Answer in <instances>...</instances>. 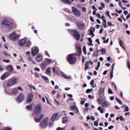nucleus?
<instances>
[{
	"mask_svg": "<svg viewBox=\"0 0 130 130\" xmlns=\"http://www.w3.org/2000/svg\"><path fill=\"white\" fill-rule=\"evenodd\" d=\"M19 78L17 77H13L7 80L6 84L7 87L10 88L18 83Z\"/></svg>",
	"mask_w": 130,
	"mask_h": 130,
	"instance_id": "obj_1",
	"label": "nucleus"
},
{
	"mask_svg": "<svg viewBox=\"0 0 130 130\" xmlns=\"http://www.w3.org/2000/svg\"><path fill=\"white\" fill-rule=\"evenodd\" d=\"M1 25L2 26L6 27L9 30L12 29L13 27V23L7 19L3 20L1 23Z\"/></svg>",
	"mask_w": 130,
	"mask_h": 130,
	"instance_id": "obj_2",
	"label": "nucleus"
},
{
	"mask_svg": "<svg viewBox=\"0 0 130 130\" xmlns=\"http://www.w3.org/2000/svg\"><path fill=\"white\" fill-rule=\"evenodd\" d=\"M77 55V54L74 53L71 54L69 56L67 59L70 64H74L76 62L77 59L76 56Z\"/></svg>",
	"mask_w": 130,
	"mask_h": 130,
	"instance_id": "obj_3",
	"label": "nucleus"
},
{
	"mask_svg": "<svg viewBox=\"0 0 130 130\" xmlns=\"http://www.w3.org/2000/svg\"><path fill=\"white\" fill-rule=\"evenodd\" d=\"M20 36V34H17L16 31H13L11 32L9 35V38L11 40L15 41L19 38Z\"/></svg>",
	"mask_w": 130,
	"mask_h": 130,
	"instance_id": "obj_4",
	"label": "nucleus"
},
{
	"mask_svg": "<svg viewBox=\"0 0 130 130\" xmlns=\"http://www.w3.org/2000/svg\"><path fill=\"white\" fill-rule=\"evenodd\" d=\"M19 90H21L22 91L21 87H18L13 88L12 89L10 92H9L8 90L5 89V92L7 94H11L14 95H15L18 93Z\"/></svg>",
	"mask_w": 130,
	"mask_h": 130,
	"instance_id": "obj_5",
	"label": "nucleus"
},
{
	"mask_svg": "<svg viewBox=\"0 0 130 130\" xmlns=\"http://www.w3.org/2000/svg\"><path fill=\"white\" fill-rule=\"evenodd\" d=\"M68 31L77 40H79L80 38V35L78 32L76 30L68 29Z\"/></svg>",
	"mask_w": 130,
	"mask_h": 130,
	"instance_id": "obj_6",
	"label": "nucleus"
},
{
	"mask_svg": "<svg viewBox=\"0 0 130 130\" xmlns=\"http://www.w3.org/2000/svg\"><path fill=\"white\" fill-rule=\"evenodd\" d=\"M49 119L48 118H46L44 119L40 123V125L41 127L42 128L46 127L47 126Z\"/></svg>",
	"mask_w": 130,
	"mask_h": 130,
	"instance_id": "obj_7",
	"label": "nucleus"
},
{
	"mask_svg": "<svg viewBox=\"0 0 130 130\" xmlns=\"http://www.w3.org/2000/svg\"><path fill=\"white\" fill-rule=\"evenodd\" d=\"M72 9L73 13L76 16L79 17L81 16V13L79 10L74 7H72Z\"/></svg>",
	"mask_w": 130,
	"mask_h": 130,
	"instance_id": "obj_8",
	"label": "nucleus"
},
{
	"mask_svg": "<svg viewBox=\"0 0 130 130\" xmlns=\"http://www.w3.org/2000/svg\"><path fill=\"white\" fill-rule=\"evenodd\" d=\"M42 110L41 105L40 104H38L36 106L35 108L34 113L35 114L41 113L40 112Z\"/></svg>",
	"mask_w": 130,
	"mask_h": 130,
	"instance_id": "obj_9",
	"label": "nucleus"
},
{
	"mask_svg": "<svg viewBox=\"0 0 130 130\" xmlns=\"http://www.w3.org/2000/svg\"><path fill=\"white\" fill-rule=\"evenodd\" d=\"M36 116L35 117V121L37 122H39L42 120L44 115L42 113L36 114Z\"/></svg>",
	"mask_w": 130,
	"mask_h": 130,
	"instance_id": "obj_10",
	"label": "nucleus"
},
{
	"mask_svg": "<svg viewBox=\"0 0 130 130\" xmlns=\"http://www.w3.org/2000/svg\"><path fill=\"white\" fill-rule=\"evenodd\" d=\"M33 98L34 94L32 93H30L28 94L26 101L27 103H29L31 102L33 100Z\"/></svg>",
	"mask_w": 130,
	"mask_h": 130,
	"instance_id": "obj_11",
	"label": "nucleus"
},
{
	"mask_svg": "<svg viewBox=\"0 0 130 130\" xmlns=\"http://www.w3.org/2000/svg\"><path fill=\"white\" fill-rule=\"evenodd\" d=\"M39 50L38 47L35 46L32 47L31 49V53L34 56H35L39 52Z\"/></svg>",
	"mask_w": 130,
	"mask_h": 130,
	"instance_id": "obj_12",
	"label": "nucleus"
},
{
	"mask_svg": "<svg viewBox=\"0 0 130 130\" xmlns=\"http://www.w3.org/2000/svg\"><path fill=\"white\" fill-rule=\"evenodd\" d=\"M24 94L21 93L18 95L17 98V101L21 102L24 100Z\"/></svg>",
	"mask_w": 130,
	"mask_h": 130,
	"instance_id": "obj_13",
	"label": "nucleus"
},
{
	"mask_svg": "<svg viewBox=\"0 0 130 130\" xmlns=\"http://www.w3.org/2000/svg\"><path fill=\"white\" fill-rule=\"evenodd\" d=\"M26 39L25 38H23L20 39L18 42V44L20 46H22L25 43Z\"/></svg>",
	"mask_w": 130,
	"mask_h": 130,
	"instance_id": "obj_14",
	"label": "nucleus"
},
{
	"mask_svg": "<svg viewBox=\"0 0 130 130\" xmlns=\"http://www.w3.org/2000/svg\"><path fill=\"white\" fill-rule=\"evenodd\" d=\"M77 25L78 28L81 30L84 29L85 27V25L80 22H77Z\"/></svg>",
	"mask_w": 130,
	"mask_h": 130,
	"instance_id": "obj_15",
	"label": "nucleus"
},
{
	"mask_svg": "<svg viewBox=\"0 0 130 130\" xmlns=\"http://www.w3.org/2000/svg\"><path fill=\"white\" fill-rule=\"evenodd\" d=\"M10 75V73L9 72H5L2 76L1 77V79L2 80H4L9 76Z\"/></svg>",
	"mask_w": 130,
	"mask_h": 130,
	"instance_id": "obj_16",
	"label": "nucleus"
},
{
	"mask_svg": "<svg viewBox=\"0 0 130 130\" xmlns=\"http://www.w3.org/2000/svg\"><path fill=\"white\" fill-rule=\"evenodd\" d=\"M71 109L72 110H74L75 113L76 114L79 113V111L77 107L75 106H73L71 107Z\"/></svg>",
	"mask_w": 130,
	"mask_h": 130,
	"instance_id": "obj_17",
	"label": "nucleus"
},
{
	"mask_svg": "<svg viewBox=\"0 0 130 130\" xmlns=\"http://www.w3.org/2000/svg\"><path fill=\"white\" fill-rule=\"evenodd\" d=\"M58 113H54L52 117L51 120V121H54L55 120H57L58 118H57Z\"/></svg>",
	"mask_w": 130,
	"mask_h": 130,
	"instance_id": "obj_18",
	"label": "nucleus"
},
{
	"mask_svg": "<svg viewBox=\"0 0 130 130\" xmlns=\"http://www.w3.org/2000/svg\"><path fill=\"white\" fill-rule=\"evenodd\" d=\"M104 88H101L99 90V95L101 97H103L104 95Z\"/></svg>",
	"mask_w": 130,
	"mask_h": 130,
	"instance_id": "obj_19",
	"label": "nucleus"
},
{
	"mask_svg": "<svg viewBox=\"0 0 130 130\" xmlns=\"http://www.w3.org/2000/svg\"><path fill=\"white\" fill-rule=\"evenodd\" d=\"M111 103L108 101H105L102 103V106L105 107H107L110 106Z\"/></svg>",
	"mask_w": 130,
	"mask_h": 130,
	"instance_id": "obj_20",
	"label": "nucleus"
},
{
	"mask_svg": "<svg viewBox=\"0 0 130 130\" xmlns=\"http://www.w3.org/2000/svg\"><path fill=\"white\" fill-rule=\"evenodd\" d=\"M36 58L37 61L39 62L41 61L43 59L42 56L41 54H39L36 56Z\"/></svg>",
	"mask_w": 130,
	"mask_h": 130,
	"instance_id": "obj_21",
	"label": "nucleus"
},
{
	"mask_svg": "<svg viewBox=\"0 0 130 130\" xmlns=\"http://www.w3.org/2000/svg\"><path fill=\"white\" fill-rule=\"evenodd\" d=\"M6 70L8 71V72L10 73L12 72L13 70L12 67L11 65H9L6 67Z\"/></svg>",
	"mask_w": 130,
	"mask_h": 130,
	"instance_id": "obj_22",
	"label": "nucleus"
},
{
	"mask_svg": "<svg viewBox=\"0 0 130 130\" xmlns=\"http://www.w3.org/2000/svg\"><path fill=\"white\" fill-rule=\"evenodd\" d=\"M76 48L77 50V52L79 55H80L81 53V49L80 47V45L79 44H77Z\"/></svg>",
	"mask_w": 130,
	"mask_h": 130,
	"instance_id": "obj_23",
	"label": "nucleus"
},
{
	"mask_svg": "<svg viewBox=\"0 0 130 130\" xmlns=\"http://www.w3.org/2000/svg\"><path fill=\"white\" fill-rule=\"evenodd\" d=\"M34 105L33 103H32L26 107V109L28 110H31L33 106Z\"/></svg>",
	"mask_w": 130,
	"mask_h": 130,
	"instance_id": "obj_24",
	"label": "nucleus"
},
{
	"mask_svg": "<svg viewBox=\"0 0 130 130\" xmlns=\"http://www.w3.org/2000/svg\"><path fill=\"white\" fill-rule=\"evenodd\" d=\"M41 77L42 79L45 82L47 83H49V79L47 77L43 76H42Z\"/></svg>",
	"mask_w": 130,
	"mask_h": 130,
	"instance_id": "obj_25",
	"label": "nucleus"
},
{
	"mask_svg": "<svg viewBox=\"0 0 130 130\" xmlns=\"http://www.w3.org/2000/svg\"><path fill=\"white\" fill-rule=\"evenodd\" d=\"M44 62L47 66L50 65L51 63V61L50 59L46 58L44 60Z\"/></svg>",
	"mask_w": 130,
	"mask_h": 130,
	"instance_id": "obj_26",
	"label": "nucleus"
},
{
	"mask_svg": "<svg viewBox=\"0 0 130 130\" xmlns=\"http://www.w3.org/2000/svg\"><path fill=\"white\" fill-rule=\"evenodd\" d=\"M28 60L29 61L31 62L32 64H36V63L33 60L32 58L30 57H29L28 58Z\"/></svg>",
	"mask_w": 130,
	"mask_h": 130,
	"instance_id": "obj_27",
	"label": "nucleus"
},
{
	"mask_svg": "<svg viewBox=\"0 0 130 130\" xmlns=\"http://www.w3.org/2000/svg\"><path fill=\"white\" fill-rule=\"evenodd\" d=\"M31 42L29 40H28L25 43V46L26 47H29L31 44Z\"/></svg>",
	"mask_w": 130,
	"mask_h": 130,
	"instance_id": "obj_28",
	"label": "nucleus"
},
{
	"mask_svg": "<svg viewBox=\"0 0 130 130\" xmlns=\"http://www.w3.org/2000/svg\"><path fill=\"white\" fill-rule=\"evenodd\" d=\"M119 43H120V46L123 48L125 50V48L124 46V43L121 40H120Z\"/></svg>",
	"mask_w": 130,
	"mask_h": 130,
	"instance_id": "obj_29",
	"label": "nucleus"
},
{
	"mask_svg": "<svg viewBox=\"0 0 130 130\" xmlns=\"http://www.w3.org/2000/svg\"><path fill=\"white\" fill-rule=\"evenodd\" d=\"M67 20L71 22H73L76 20V19L74 17H73L72 18H68Z\"/></svg>",
	"mask_w": 130,
	"mask_h": 130,
	"instance_id": "obj_30",
	"label": "nucleus"
},
{
	"mask_svg": "<svg viewBox=\"0 0 130 130\" xmlns=\"http://www.w3.org/2000/svg\"><path fill=\"white\" fill-rule=\"evenodd\" d=\"M61 74L62 76H63V77L67 79H69L70 78V76H68L66 75L63 72H61Z\"/></svg>",
	"mask_w": 130,
	"mask_h": 130,
	"instance_id": "obj_31",
	"label": "nucleus"
},
{
	"mask_svg": "<svg viewBox=\"0 0 130 130\" xmlns=\"http://www.w3.org/2000/svg\"><path fill=\"white\" fill-rule=\"evenodd\" d=\"M51 68L50 67L47 68L46 70V73L47 74L50 75L51 74Z\"/></svg>",
	"mask_w": 130,
	"mask_h": 130,
	"instance_id": "obj_32",
	"label": "nucleus"
},
{
	"mask_svg": "<svg viewBox=\"0 0 130 130\" xmlns=\"http://www.w3.org/2000/svg\"><path fill=\"white\" fill-rule=\"evenodd\" d=\"M44 62L41 64V67L42 69H44L47 67V65Z\"/></svg>",
	"mask_w": 130,
	"mask_h": 130,
	"instance_id": "obj_33",
	"label": "nucleus"
},
{
	"mask_svg": "<svg viewBox=\"0 0 130 130\" xmlns=\"http://www.w3.org/2000/svg\"><path fill=\"white\" fill-rule=\"evenodd\" d=\"M89 62L87 61L86 62L85 66V70H87L89 67Z\"/></svg>",
	"mask_w": 130,
	"mask_h": 130,
	"instance_id": "obj_34",
	"label": "nucleus"
},
{
	"mask_svg": "<svg viewBox=\"0 0 130 130\" xmlns=\"http://www.w3.org/2000/svg\"><path fill=\"white\" fill-rule=\"evenodd\" d=\"M95 29L94 28L91 27L90 30V35H91L92 33H93L95 31Z\"/></svg>",
	"mask_w": 130,
	"mask_h": 130,
	"instance_id": "obj_35",
	"label": "nucleus"
},
{
	"mask_svg": "<svg viewBox=\"0 0 130 130\" xmlns=\"http://www.w3.org/2000/svg\"><path fill=\"white\" fill-rule=\"evenodd\" d=\"M68 120V118L67 117H66L63 118L62 122L63 123H65L67 122Z\"/></svg>",
	"mask_w": 130,
	"mask_h": 130,
	"instance_id": "obj_36",
	"label": "nucleus"
},
{
	"mask_svg": "<svg viewBox=\"0 0 130 130\" xmlns=\"http://www.w3.org/2000/svg\"><path fill=\"white\" fill-rule=\"evenodd\" d=\"M80 104L82 105H83L86 101V99L84 98H81Z\"/></svg>",
	"mask_w": 130,
	"mask_h": 130,
	"instance_id": "obj_37",
	"label": "nucleus"
},
{
	"mask_svg": "<svg viewBox=\"0 0 130 130\" xmlns=\"http://www.w3.org/2000/svg\"><path fill=\"white\" fill-rule=\"evenodd\" d=\"M61 1L69 5H71V3L68 0H61Z\"/></svg>",
	"mask_w": 130,
	"mask_h": 130,
	"instance_id": "obj_38",
	"label": "nucleus"
},
{
	"mask_svg": "<svg viewBox=\"0 0 130 130\" xmlns=\"http://www.w3.org/2000/svg\"><path fill=\"white\" fill-rule=\"evenodd\" d=\"M102 52V54L103 55H105L106 54V51L105 49L102 48L100 50Z\"/></svg>",
	"mask_w": 130,
	"mask_h": 130,
	"instance_id": "obj_39",
	"label": "nucleus"
},
{
	"mask_svg": "<svg viewBox=\"0 0 130 130\" xmlns=\"http://www.w3.org/2000/svg\"><path fill=\"white\" fill-rule=\"evenodd\" d=\"M97 109L98 110H99L100 111V112L101 113H103L104 112V110L103 109H102L101 108V107H99Z\"/></svg>",
	"mask_w": 130,
	"mask_h": 130,
	"instance_id": "obj_40",
	"label": "nucleus"
},
{
	"mask_svg": "<svg viewBox=\"0 0 130 130\" xmlns=\"http://www.w3.org/2000/svg\"><path fill=\"white\" fill-rule=\"evenodd\" d=\"M38 96L40 97V99H42V100L43 101V102H44V103L45 102V98H44V97H42V96L40 94H39L38 95Z\"/></svg>",
	"mask_w": 130,
	"mask_h": 130,
	"instance_id": "obj_41",
	"label": "nucleus"
},
{
	"mask_svg": "<svg viewBox=\"0 0 130 130\" xmlns=\"http://www.w3.org/2000/svg\"><path fill=\"white\" fill-rule=\"evenodd\" d=\"M64 10L66 12H68L70 14H71L72 13V12L71 11L69 10L67 8H66L64 9Z\"/></svg>",
	"mask_w": 130,
	"mask_h": 130,
	"instance_id": "obj_42",
	"label": "nucleus"
},
{
	"mask_svg": "<svg viewBox=\"0 0 130 130\" xmlns=\"http://www.w3.org/2000/svg\"><path fill=\"white\" fill-rule=\"evenodd\" d=\"M55 104L57 106H58L60 104V103L58 102L55 99L54 100Z\"/></svg>",
	"mask_w": 130,
	"mask_h": 130,
	"instance_id": "obj_43",
	"label": "nucleus"
},
{
	"mask_svg": "<svg viewBox=\"0 0 130 130\" xmlns=\"http://www.w3.org/2000/svg\"><path fill=\"white\" fill-rule=\"evenodd\" d=\"M83 51L84 54L85 55L86 54V48L85 46H84L83 48Z\"/></svg>",
	"mask_w": 130,
	"mask_h": 130,
	"instance_id": "obj_44",
	"label": "nucleus"
},
{
	"mask_svg": "<svg viewBox=\"0 0 130 130\" xmlns=\"http://www.w3.org/2000/svg\"><path fill=\"white\" fill-rule=\"evenodd\" d=\"M116 101L120 105L122 104V102L118 98H116Z\"/></svg>",
	"mask_w": 130,
	"mask_h": 130,
	"instance_id": "obj_45",
	"label": "nucleus"
},
{
	"mask_svg": "<svg viewBox=\"0 0 130 130\" xmlns=\"http://www.w3.org/2000/svg\"><path fill=\"white\" fill-rule=\"evenodd\" d=\"M99 120H97L96 121H94V125L96 126H97L98 125V122L99 121Z\"/></svg>",
	"mask_w": 130,
	"mask_h": 130,
	"instance_id": "obj_46",
	"label": "nucleus"
},
{
	"mask_svg": "<svg viewBox=\"0 0 130 130\" xmlns=\"http://www.w3.org/2000/svg\"><path fill=\"white\" fill-rule=\"evenodd\" d=\"M98 101L99 104H102V100L101 98H99L98 100Z\"/></svg>",
	"mask_w": 130,
	"mask_h": 130,
	"instance_id": "obj_47",
	"label": "nucleus"
},
{
	"mask_svg": "<svg viewBox=\"0 0 130 130\" xmlns=\"http://www.w3.org/2000/svg\"><path fill=\"white\" fill-rule=\"evenodd\" d=\"M92 90L93 89H88L86 90V92L87 93H89L90 92L92 91Z\"/></svg>",
	"mask_w": 130,
	"mask_h": 130,
	"instance_id": "obj_48",
	"label": "nucleus"
},
{
	"mask_svg": "<svg viewBox=\"0 0 130 130\" xmlns=\"http://www.w3.org/2000/svg\"><path fill=\"white\" fill-rule=\"evenodd\" d=\"M127 66L128 69L130 68V63L128 60L127 61Z\"/></svg>",
	"mask_w": 130,
	"mask_h": 130,
	"instance_id": "obj_49",
	"label": "nucleus"
},
{
	"mask_svg": "<svg viewBox=\"0 0 130 130\" xmlns=\"http://www.w3.org/2000/svg\"><path fill=\"white\" fill-rule=\"evenodd\" d=\"M113 72H111L110 73V77L111 79H112L113 77Z\"/></svg>",
	"mask_w": 130,
	"mask_h": 130,
	"instance_id": "obj_50",
	"label": "nucleus"
},
{
	"mask_svg": "<svg viewBox=\"0 0 130 130\" xmlns=\"http://www.w3.org/2000/svg\"><path fill=\"white\" fill-rule=\"evenodd\" d=\"M28 86L30 87L31 88H32L34 90H36V88L34 86H33L32 85H28Z\"/></svg>",
	"mask_w": 130,
	"mask_h": 130,
	"instance_id": "obj_51",
	"label": "nucleus"
},
{
	"mask_svg": "<svg viewBox=\"0 0 130 130\" xmlns=\"http://www.w3.org/2000/svg\"><path fill=\"white\" fill-rule=\"evenodd\" d=\"M2 130H11V128L9 127H6Z\"/></svg>",
	"mask_w": 130,
	"mask_h": 130,
	"instance_id": "obj_52",
	"label": "nucleus"
},
{
	"mask_svg": "<svg viewBox=\"0 0 130 130\" xmlns=\"http://www.w3.org/2000/svg\"><path fill=\"white\" fill-rule=\"evenodd\" d=\"M108 93L109 94H112L113 93V92L112 90L110 88H109L108 90Z\"/></svg>",
	"mask_w": 130,
	"mask_h": 130,
	"instance_id": "obj_53",
	"label": "nucleus"
},
{
	"mask_svg": "<svg viewBox=\"0 0 130 130\" xmlns=\"http://www.w3.org/2000/svg\"><path fill=\"white\" fill-rule=\"evenodd\" d=\"M3 62L7 63H9L10 62V61L9 60H7L5 59H3Z\"/></svg>",
	"mask_w": 130,
	"mask_h": 130,
	"instance_id": "obj_54",
	"label": "nucleus"
},
{
	"mask_svg": "<svg viewBox=\"0 0 130 130\" xmlns=\"http://www.w3.org/2000/svg\"><path fill=\"white\" fill-rule=\"evenodd\" d=\"M56 130H65V129L63 128L58 127L56 129Z\"/></svg>",
	"mask_w": 130,
	"mask_h": 130,
	"instance_id": "obj_55",
	"label": "nucleus"
},
{
	"mask_svg": "<svg viewBox=\"0 0 130 130\" xmlns=\"http://www.w3.org/2000/svg\"><path fill=\"white\" fill-rule=\"evenodd\" d=\"M3 54L6 56H9V54H8L7 53L5 52H4L3 53Z\"/></svg>",
	"mask_w": 130,
	"mask_h": 130,
	"instance_id": "obj_56",
	"label": "nucleus"
},
{
	"mask_svg": "<svg viewBox=\"0 0 130 130\" xmlns=\"http://www.w3.org/2000/svg\"><path fill=\"white\" fill-rule=\"evenodd\" d=\"M82 9L83 11V12H85L86 11V8L84 7H83L82 8Z\"/></svg>",
	"mask_w": 130,
	"mask_h": 130,
	"instance_id": "obj_57",
	"label": "nucleus"
},
{
	"mask_svg": "<svg viewBox=\"0 0 130 130\" xmlns=\"http://www.w3.org/2000/svg\"><path fill=\"white\" fill-rule=\"evenodd\" d=\"M88 98L90 99H93L94 98V96H92L91 95H88Z\"/></svg>",
	"mask_w": 130,
	"mask_h": 130,
	"instance_id": "obj_58",
	"label": "nucleus"
},
{
	"mask_svg": "<svg viewBox=\"0 0 130 130\" xmlns=\"http://www.w3.org/2000/svg\"><path fill=\"white\" fill-rule=\"evenodd\" d=\"M119 6L121 7H122V2L121 1H119Z\"/></svg>",
	"mask_w": 130,
	"mask_h": 130,
	"instance_id": "obj_59",
	"label": "nucleus"
},
{
	"mask_svg": "<svg viewBox=\"0 0 130 130\" xmlns=\"http://www.w3.org/2000/svg\"><path fill=\"white\" fill-rule=\"evenodd\" d=\"M129 108L127 106H126L125 109V111H129Z\"/></svg>",
	"mask_w": 130,
	"mask_h": 130,
	"instance_id": "obj_60",
	"label": "nucleus"
},
{
	"mask_svg": "<svg viewBox=\"0 0 130 130\" xmlns=\"http://www.w3.org/2000/svg\"><path fill=\"white\" fill-rule=\"evenodd\" d=\"M119 119L121 121H123L124 120V118L122 116H120L119 117Z\"/></svg>",
	"mask_w": 130,
	"mask_h": 130,
	"instance_id": "obj_61",
	"label": "nucleus"
},
{
	"mask_svg": "<svg viewBox=\"0 0 130 130\" xmlns=\"http://www.w3.org/2000/svg\"><path fill=\"white\" fill-rule=\"evenodd\" d=\"M96 15L98 16V18L99 19L101 18V16L100 15L99 13H97Z\"/></svg>",
	"mask_w": 130,
	"mask_h": 130,
	"instance_id": "obj_62",
	"label": "nucleus"
},
{
	"mask_svg": "<svg viewBox=\"0 0 130 130\" xmlns=\"http://www.w3.org/2000/svg\"><path fill=\"white\" fill-rule=\"evenodd\" d=\"M53 121H52L50 122L49 123V126L51 127L52 126L53 124Z\"/></svg>",
	"mask_w": 130,
	"mask_h": 130,
	"instance_id": "obj_63",
	"label": "nucleus"
},
{
	"mask_svg": "<svg viewBox=\"0 0 130 130\" xmlns=\"http://www.w3.org/2000/svg\"><path fill=\"white\" fill-rule=\"evenodd\" d=\"M115 108L117 109L120 110V108L119 107L117 106L116 105L115 106Z\"/></svg>",
	"mask_w": 130,
	"mask_h": 130,
	"instance_id": "obj_64",
	"label": "nucleus"
}]
</instances>
